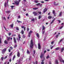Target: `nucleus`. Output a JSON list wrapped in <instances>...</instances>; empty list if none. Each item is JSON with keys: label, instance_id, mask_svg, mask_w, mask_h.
I'll use <instances>...</instances> for the list:
<instances>
[{"label": "nucleus", "instance_id": "774afa93", "mask_svg": "<svg viewBox=\"0 0 64 64\" xmlns=\"http://www.w3.org/2000/svg\"><path fill=\"white\" fill-rule=\"evenodd\" d=\"M24 26H22L21 27L22 28H23L24 27Z\"/></svg>", "mask_w": 64, "mask_h": 64}, {"label": "nucleus", "instance_id": "4d7b16f0", "mask_svg": "<svg viewBox=\"0 0 64 64\" xmlns=\"http://www.w3.org/2000/svg\"><path fill=\"white\" fill-rule=\"evenodd\" d=\"M54 47V46H52L51 48V49H52V48H53Z\"/></svg>", "mask_w": 64, "mask_h": 64}, {"label": "nucleus", "instance_id": "0eeeda50", "mask_svg": "<svg viewBox=\"0 0 64 64\" xmlns=\"http://www.w3.org/2000/svg\"><path fill=\"white\" fill-rule=\"evenodd\" d=\"M20 1H21V0H18V2L16 1L15 2V3H16V4L17 5H18V4H19V2H20Z\"/></svg>", "mask_w": 64, "mask_h": 64}, {"label": "nucleus", "instance_id": "c9c22d12", "mask_svg": "<svg viewBox=\"0 0 64 64\" xmlns=\"http://www.w3.org/2000/svg\"><path fill=\"white\" fill-rule=\"evenodd\" d=\"M42 34H43L44 33H45V30H42Z\"/></svg>", "mask_w": 64, "mask_h": 64}, {"label": "nucleus", "instance_id": "cd10ccee", "mask_svg": "<svg viewBox=\"0 0 64 64\" xmlns=\"http://www.w3.org/2000/svg\"><path fill=\"white\" fill-rule=\"evenodd\" d=\"M10 7H11L12 9H13V7H15V6H10Z\"/></svg>", "mask_w": 64, "mask_h": 64}, {"label": "nucleus", "instance_id": "052dcab7", "mask_svg": "<svg viewBox=\"0 0 64 64\" xmlns=\"http://www.w3.org/2000/svg\"><path fill=\"white\" fill-rule=\"evenodd\" d=\"M40 2L42 3H44V2L43 1H41Z\"/></svg>", "mask_w": 64, "mask_h": 64}, {"label": "nucleus", "instance_id": "13d9d810", "mask_svg": "<svg viewBox=\"0 0 64 64\" xmlns=\"http://www.w3.org/2000/svg\"><path fill=\"white\" fill-rule=\"evenodd\" d=\"M23 37L24 38H25V35H23Z\"/></svg>", "mask_w": 64, "mask_h": 64}, {"label": "nucleus", "instance_id": "0e129e2a", "mask_svg": "<svg viewBox=\"0 0 64 64\" xmlns=\"http://www.w3.org/2000/svg\"><path fill=\"white\" fill-rule=\"evenodd\" d=\"M34 54H35V50L34 51Z\"/></svg>", "mask_w": 64, "mask_h": 64}, {"label": "nucleus", "instance_id": "7c9ffc66", "mask_svg": "<svg viewBox=\"0 0 64 64\" xmlns=\"http://www.w3.org/2000/svg\"><path fill=\"white\" fill-rule=\"evenodd\" d=\"M15 58V55H14V56L13 58H12L13 60H14V59Z\"/></svg>", "mask_w": 64, "mask_h": 64}, {"label": "nucleus", "instance_id": "6e6d98bb", "mask_svg": "<svg viewBox=\"0 0 64 64\" xmlns=\"http://www.w3.org/2000/svg\"><path fill=\"white\" fill-rule=\"evenodd\" d=\"M8 41H9V40H10V38H8Z\"/></svg>", "mask_w": 64, "mask_h": 64}, {"label": "nucleus", "instance_id": "f8f14e48", "mask_svg": "<svg viewBox=\"0 0 64 64\" xmlns=\"http://www.w3.org/2000/svg\"><path fill=\"white\" fill-rule=\"evenodd\" d=\"M33 14L34 15V16H37L38 14L36 12H33Z\"/></svg>", "mask_w": 64, "mask_h": 64}, {"label": "nucleus", "instance_id": "a19ab883", "mask_svg": "<svg viewBox=\"0 0 64 64\" xmlns=\"http://www.w3.org/2000/svg\"><path fill=\"white\" fill-rule=\"evenodd\" d=\"M48 19H50V18H51V16H49L48 17Z\"/></svg>", "mask_w": 64, "mask_h": 64}, {"label": "nucleus", "instance_id": "423d86ee", "mask_svg": "<svg viewBox=\"0 0 64 64\" xmlns=\"http://www.w3.org/2000/svg\"><path fill=\"white\" fill-rule=\"evenodd\" d=\"M6 51V48H5L4 50H2V53L3 54H4V52H5V51Z\"/></svg>", "mask_w": 64, "mask_h": 64}, {"label": "nucleus", "instance_id": "39448f33", "mask_svg": "<svg viewBox=\"0 0 64 64\" xmlns=\"http://www.w3.org/2000/svg\"><path fill=\"white\" fill-rule=\"evenodd\" d=\"M42 58L43 59H44L43 60H42V62L41 63V64H44V60H45V58L44 57H42V58L41 59H42Z\"/></svg>", "mask_w": 64, "mask_h": 64}, {"label": "nucleus", "instance_id": "bf43d9fd", "mask_svg": "<svg viewBox=\"0 0 64 64\" xmlns=\"http://www.w3.org/2000/svg\"><path fill=\"white\" fill-rule=\"evenodd\" d=\"M29 30V28H28L27 29V31H28Z\"/></svg>", "mask_w": 64, "mask_h": 64}, {"label": "nucleus", "instance_id": "338daca9", "mask_svg": "<svg viewBox=\"0 0 64 64\" xmlns=\"http://www.w3.org/2000/svg\"><path fill=\"white\" fill-rule=\"evenodd\" d=\"M54 43V42H51V44H53V43Z\"/></svg>", "mask_w": 64, "mask_h": 64}, {"label": "nucleus", "instance_id": "f03ea898", "mask_svg": "<svg viewBox=\"0 0 64 64\" xmlns=\"http://www.w3.org/2000/svg\"><path fill=\"white\" fill-rule=\"evenodd\" d=\"M58 58L59 60H60V62H62L64 64V60H63V59H62V58H61V57L60 56H58Z\"/></svg>", "mask_w": 64, "mask_h": 64}, {"label": "nucleus", "instance_id": "5fc2aeb1", "mask_svg": "<svg viewBox=\"0 0 64 64\" xmlns=\"http://www.w3.org/2000/svg\"><path fill=\"white\" fill-rule=\"evenodd\" d=\"M1 59H2V60L3 61V59H4V58H3V57H2Z\"/></svg>", "mask_w": 64, "mask_h": 64}, {"label": "nucleus", "instance_id": "72a5a7b5", "mask_svg": "<svg viewBox=\"0 0 64 64\" xmlns=\"http://www.w3.org/2000/svg\"><path fill=\"white\" fill-rule=\"evenodd\" d=\"M17 22H18V23H22V22L21 21H19L18 20H17Z\"/></svg>", "mask_w": 64, "mask_h": 64}, {"label": "nucleus", "instance_id": "6e6552de", "mask_svg": "<svg viewBox=\"0 0 64 64\" xmlns=\"http://www.w3.org/2000/svg\"><path fill=\"white\" fill-rule=\"evenodd\" d=\"M8 1H9V0H7V2H6L4 4V6L5 7H6L7 5H8Z\"/></svg>", "mask_w": 64, "mask_h": 64}, {"label": "nucleus", "instance_id": "ddd939ff", "mask_svg": "<svg viewBox=\"0 0 64 64\" xmlns=\"http://www.w3.org/2000/svg\"><path fill=\"white\" fill-rule=\"evenodd\" d=\"M38 48L39 49H40V48H41V46L39 43L38 44Z\"/></svg>", "mask_w": 64, "mask_h": 64}, {"label": "nucleus", "instance_id": "b1692460", "mask_svg": "<svg viewBox=\"0 0 64 64\" xmlns=\"http://www.w3.org/2000/svg\"><path fill=\"white\" fill-rule=\"evenodd\" d=\"M47 9L46 8H45L44 10V13H45V12H46V11H47Z\"/></svg>", "mask_w": 64, "mask_h": 64}, {"label": "nucleus", "instance_id": "4be33fe9", "mask_svg": "<svg viewBox=\"0 0 64 64\" xmlns=\"http://www.w3.org/2000/svg\"><path fill=\"white\" fill-rule=\"evenodd\" d=\"M39 2V0H35L34 1V2H35V3H38V2Z\"/></svg>", "mask_w": 64, "mask_h": 64}, {"label": "nucleus", "instance_id": "de8ad7c7", "mask_svg": "<svg viewBox=\"0 0 64 64\" xmlns=\"http://www.w3.org/2000/svg\"><path fill=\"white\" fill-rule=\"evenodd\" d=\"M16 30H19V28L18 27H16Z\"/></svg>", "mask_w": 64, "mask_h": 64}, {"label": "nucleus", "instance_id": "4c0bfd02", "mask_svg": "<svg viewBox=\"0 0 64 64\" xmlns=\"http://www.w3.org/2000/svg\"><path fill=\"white\" fill-rule=\"evenodd\" d=\"M17 44H15V45L14 46V48H16L17 47Z\"/></svg>", "mask_w": 64, "mask_h": 64}, {"label": "nucleus", "instance_id": "c03bdc74", "mask_svg": "<svg viewBox=\"0 0 64 64\" xmlns=\"http://www.w3.org/2000/svg\"><path fill=\"white\" fill-rule=\"evenodd\" d=\"M26 16H27L28 17H29V14H28V13H27L26 14Z\"/></svg>", "mask_w": 64, "mask_h": 64}, {"label": "nucleus", "instance_id": "a18cd8bd", "mask_svg": "<svg viewBox=\"0 0 64 64\" xmlns=\"http://www.w3.org/2000/svg\"><path fill=\"white\" fill-rule=\"evenodd\" d=\"M41 18V16H38V19H40Z\"/></svg>", "mask_w": 64, "mask_h": 64}, {"label": "nucleus", "instance_id": "2f4dec72", "mask_svg": "<svg viewBox=\"0 0 64 64\" xmlns=\"http://www.w3.org/2000/svg\"><path fill=\"white\" fill-rule=\"evenodd\" d=\"M56 4V2H54V5H58V4Z\"/></svg>", "mask_w": 64, "mask_h": 64}, {"label": "nucleus", "instance_id": "bb28decb", "mask_svg": "<svg viewBox=\"0 0 64 64\" xmlns=\"http://www.w3.org/2000/svg\"><path fill=\"white\" fill-rule=\"evenodd\" d=\"M10 11H6V13H10Z\"/></svg>", "mask_w": 64, "mask_h": 64}, {"label": "nucleus", "instance_id": "473e14b6", "mask_svg": "<svg viewBox=\"0 0 64 64\" xmlns=\"http://www.w3.org/2000/svg\"><path fill=\"white\" fill-rule=\"evenodd\" d=\"M10 27L12 28H13V24H11L10 25Z\"/></svg>", "mask_w": 64, "mask_h": 64}, {"label": "nucleus", "instance_id": "1a4fd4ad", "mask_svg": "<svg viewBox=\"0 0 64 64\" xmlns=\"http://www.w3.org/2000/svg\"><path fill=\"white\" fill-rule=\"evenodd\" d=\"M20 52L19 51H18V54H17V56L18 57H20Z\"/></svg>", "mask_w": 64, "mask_h": 64}, {"label": "nucleus", "instance_id": "8fccbe9b", "mask_svg": "<svg viewBox=\"0 0 64 64\" xmlns=\"http://www.w3.org/2000/svg\"><path fill=\"white\" fill-rule=\"evenodd\" d=\"M38 13H39V14H41V12H38Z\"/></svg>", "mask_w": 64, "mask_h": 64}, {"label": "nucleus", "instance_id": "69168bd1", "mask_svg": "<svg viewBox=\"0 0 64 64\" xmlns=\"http://www.w3.org/2000/svg\"><path fill=\"white\" fill-rule=\"evenodd\" d=\"M8 51L9 52H11V50L10 49L8 50Z\"/></svg>", "mask_w": 64, "mask_h": 64}, {"label": "nucleus", "instance_id": "4468645a", "mask_svg": "<svg viewBox=\"0 0 64 64\" xmlns=\"http://www.w3.org/2000/svg\"><path fill=\"white\" fill-rule=\"evenodd\" d=\"M42 30H45L46 28H45V26H42Z\"/></svg>", "mask_w": 64, "mask_h": 64}, {"label": "nucleus", "instance_id": "e2e57ef3", "mask_svg": "<svg viewBox=\"0 0 64 64\" xmlns=\"http://www.w3.org/2000/svg\"><path fill=\"white\" fill-rule=\"evenodd\" d=\"M18 19H20V16H18Z\"/></svg>", "mask_w": 64, "mask_h": 64}, {"label": "nucleus", "instance_id": "a878e982", "mask_svg": "<svg viewBox=\"0 0 64 64\" xmlns=\"http://www.w3.org/2000/svg\"><path fill=\"white\" fill-rule=\"evenodd\" d=\"M55 49L56 50H59V47L56 48Z\"/></svg>", "mask_w": 64, "mask_h": 64}, {"label": "nucleus", "instance_id": "aec40b11", "mask_svg": "<svg viewBox=\"0 0 64 64\" xmlns=\"http://www.w3.org/2000/svg\"><path fill=\"white\" fill-rule=\"evenodd\" d=\"M4 43L5 44H7L8 43V42H7L6 40L4 41Z\"/></svg>", "mask_w": 64, "mask_h": 64}, {"label": "nucleus", "instance_id": "c756f323", "mask_svg": "<svg viewBox=\"0 0 64 64\" xmlns=\"http://www.w3.org/2000/svg\"><path fill=\"white\" fill-rule=\"evenodd\" d=\"M50 58V56H49L48 55V56H47L46 58V59H48V58Z\"/></svg>", "mask_w": 64, "mask_h": 64}, {"label": "nucleus", "instance_id": "58836bf2", "mask_svg": "<svg viewBox=\"0 0 64 64\" xmlns=\"http://www.w3.org/2000/svg\"><path fill=\"white\" fill-rule=\"evenodd\" d=\"M10 50H12L13 49V48H12V46H10Z\"/></svg>", "mask_w": 64, "mask_h": 64}, {"label": "nucleus", "instance_id": "9b49d317", "mask_svg": "<svg viewBox=\"0 0 64 64\" xmlns=\"http://www.w3.org/2000/svg\"><path fill=\"white\" fill-rule=\"evenodd\" d=\"M20 34H19L18 35V37H19V38H17V40H18V41H19L20 40V38H21V37L20 36Z\"/></svg>", "mask_w": 64, "mask_h": 64}, {"label": "nucleus", "instance_id": "e433bc0d", "mask_svg": "<svg viewBox=\"0 0 64 64\" xmlns=\"http://www.w3.org/2000/svg\"><path fill=\"white\" fill-rule=\"evenodd\" d=\"M40 5V3L36 4V5H37V6H39V5Z\"/></svg>", "mask_w": 64, "mask_h": 64}, {"label": "nucleus", "instance_id": "393cba45", "mask_svg": "<svg viewBox=\"0 0 64 64\" xmlns=\"http://www.w3.org/2000/svg\"><path fill=\"white\" fill-rule=\"evenodd\" d=\"M27 54H30V52H29V50H27Z\"/></svg>", "mask_w": 64, "mask_h": 64}, {"label": "nucleus", "instance_id": "c85d7f7f", "mask_svg": "<svg viewBox=\"0 0 64 64\" xmlns=\"http://www.w3.org/2000/svg\"><path fill=\"white\" fill-rule=\"evenodd\" d=\"M38 8H33V9L34 10H37V9H38Z\"/></svg>", "mask_w": 64, "mask_h": 64}, {"label": "nucleus", "instance_id": "9d476101", "mask_svg": "<svg viewBox=\"0 0 64 64\" xmlns=\"http://www.w3.org/2000/svg\"><path fill=\"white\" fill-rule=\"evenodd\" d=\"M13 39L14 40V42L15 43V44H16V43H17L16 42V38H15V37H14L13 38Z\"/></svg>", "mask_w": 64, "mask_h": 64}, {"label": "nucleus", "instance_id": "09e8293b", "mask_svg": "<svg viewBox=\"0 0 64 64\" xmlns=\"http://www.w3.org/2000/svg\"><path fill=\"white\" fill-rule=\"evenodd\" d=\"M3 19H4L5 20H6V18L5 17H4L2 18Z\"/></svg>", "mask_w": 64, "mask_h": 64}, {"label": "nucleus", "instance_id": "ea45409f", "mask_svg": "<svg viewBox=\"0 0 64 64\" xmlns=\"http://www.w3.org/2000/svg\"><path fill=\"white\" fill-rule=\"evenodd\" d=\"M1 42V38H0V44H1V43H2Z\"/></svg>", "mask_w": 64, "mask_h": 64}, {"label": "nucleus", "instance_id": "20e7f679", "mask_svg": "<svg viewBox=\"0 0 64 64\" xmlns=\"http://www.w3.org/2000/svg\"><path fill=\"white\" fill-rule=\"evenodd\" d=\"M33 33V32L32 30H30L29 32L28 33V36L29 37H30V35L31 33Z\"/></svg>", "mask_w": 64, "mask_h": 64}, {"label": "nucleus", "instance_id": "79ce46f5", "mask_svg": "<svg viewBox=\"0 0 64 64\" xmlns=\"http://www.w3.org/2000/svg\"><path fill=\"white\" fill-rule=\"evenodd\" d=\"M63 26H62L61 27H60V29H62V28H63Z\"/></svg>", "mask_w": 64, "mask_h": 64}, {"label": "nucleus", "instance_id": "a211bd4d", "mask_svg": "<svg viewBox=\"0 0 64 64\" xmlns=\"http://www.w3.org/2000/svg\"><path fill=\"white\" fill-rule=\"evenodd\" d=\"M52 13L54 15H55V14H56V13H55V11L54 10H53Z\"/></svg>", "mask_w": 64, "mask_h": 64}, {"label": "nucleus", "instance_id": "412c9836", "mask_svg": "<svg viewBox=\"0 0 64 64\" xmlns=\"http://www.w3.org/2000/svg\"><path fill=\"white\" fill-rule=\"evenodd\" d=\"M55 63L56 64H58V62L57 60H56Z\"/></svg>", "mask_w": 64, "mask_h": 64}, {"label": "nucleus", "instance_id": "f257e3e1", "mask_svg": "<svg viewBox=\"0 0 64 64\" xmlns=\"http://www.w3.org/2000/svg\"><path fill=\"white\" fill-rule=\"evenodd\" d=\"M33 42L32 41V40H31L30 41V48H31L32 49L33 48Z\"/></svg>", "mask_w": 64, "mask_h": 64}, {"label": "nucleus", "instance_id": "2eb2a0df", "mask_svg": "<svg viewBox=\"0 0 64 64\" xmlns=\"http://www.w3.org/2000/svg\"><path fill=\"white\" fill-rule=\"evenodd\" d=\"M36 35L38 38H39V34L38 33L36 34Z\"/></svg>", "mask_w": 64, "mask_h": 64}, {"label": "nucleus", "instance_id": "dca6fc26", "mask_svg": "<svg viewBox=\"0 0 64 64\" xmlns=\"http://www.w3.org/2000/svg\"><path fill=\"white\" fill-rule=\"evenodd\" d=\"M62 12H61L60 13L59 16H61V15H62Z\"/></svg>", "mask_w": 64, "mask_h": 64}, {"label": "nucleus", "instance_id": "680f3d73", "mask_svg": "<svg viewBox=\"0 0 64 64\" xmlns=\"http://www.w3.org/2000/svg\"><path fill=\"white\" fill-rule=\"evenodd\" d=\"M58 35H57L56 36V38H57L58 37Z\"/></svg>", "mask_w": 64, "mask_h": 64}, {"label": "nucleus", "instance_id": "f3484780", "mask_svg": "<svg viewBox=\"0 0 64 64\" xmlns=\"http://www.w3.org/2000/svg\"><path fill=\"white\" fill-rule=\"evenodd\" d=\"M55 18H54L52 21L50 23V24H52L53 23V22H54V21H55Z\"/></svg>", "mask_w": 64, "mask_h": 64}, {"label": "nucleus", "instance_id": "37998d69", "mask_svg": "<svg viewBox=\"0 0 64 64\" xmlns=\"http://www.w3.org/2000/svg\"><path fill=\"white\" fill-rule=\"evenodd\" d=\"M31 20L32 21H33V22H34V19L33 18Z\"/></svg>", "mask_w": 64, "mask_h": 64}, {"label": "nucleus", "instance_id": "864d4df0", "mask_svg": "<svg viewBox=\"0 0 64 64\" xmlns=\"http://www.w3.org/2000/svg\"><path fill=\"white\" fill-rule=\"evenodd\" d=\"M4 29H5V30H6V31H8V30H7L6 29V28H5V26H4Z\"/></svg>", "mask_w": 64, "mask_h": 64}, {"label": "nucleus", "instance_id": "f704fd0d", "mask_svg": "<svg viewBox=\"0 0 64 64\" xmlns=\"http://www.w3.org/2000/svg\"><path fill=\"white\" fill-rule=\"evenodd\" d=\"M63 38H62L61 39L60 41V42H62V41H63Z\"/></svg>", "mask_w": 64, "mask_h": 64}, {"label": "nucleus", "instance_id": "5701e85b", "mask_svg": "<svg viewBox=\"0 0 64 64\" xmlns=\"http://www.w3.org/2000/svg\"><path fill=\"white\" fill-rule=\"evenodd\" d=\"M21 33L22 34H24V31H23V30H22L21 32Z\"/></svg>", "mask_w": 64, "mask_h": 64}, {"label": "nucleus", "instance_id": "6ab92c4d", "mask_svg": "<svg viewBox=\"0 0 64 64\" xmlns=\"http://www.w3.org/2000/svg\"><path fill=\"white\" fill-rule=\"evenodd\" d=\"M64 50V48H62L61 49V52H62L63 51V50Z\"/></svg>", "mask_w": 64, "mask_h": 64}, {"label": "nucleus", "instance_id": "3c124183", "mask_svg": "<svg viewBox=\"0 0 64 64\" xmlns=\"http://www.w3.org/2000/svg\"><path fill=\"white\" fill-rule=\"evenodd\" d=\"M7 56H5V57H4V59H6L7 58Z\"/></svg>", "mask_w": 64, "mask_h": 64}, {"label": "nucleus", "instance_id": "7ed1b4c3", "mask_svg": "<svg viewBox=\"0 0 64 64\" xmlns=\"http://www.w3.org/2000/svg\"><path fill=\"white\" fill-rule=\"evenodd\" d=\"M46 52V50H45L44 52V54H43L42 53L41 54L40 56V58H41V59H42V57H43V55L45 54V53Z\"/></svg>", "mask_w": 64, "mask_h": 64}, {"label": "nucleus", "instance_id": "49530a36", "mask_svg": "<svg viewBox=\"0 0 64 64\" xmlns=\"http://www.w3.org/2000/svg\"><path fill=\"white\" fill-rule=\"evenodd\" d=\"M13 53V52H12L11 53H10V55H9V56H11V55H12V53Z\"/></svg>", "mask_w": 64, "mask_h": 64}, {"label": "nucleus", "instance_id": "603ef678", "mask_svg": "<svg viewBox=\"0 0 64 64\" xmlns=\"http://www.w3.org/2000/svg\"><path fill=\"white\" fill-rule=\"evenodd\" d=\"M11 33L10 32L9 33H8V35H9V36H10V35H11Z\"/></svg>", "mask_w": 64, "mask_h": 64}]
</instances>
